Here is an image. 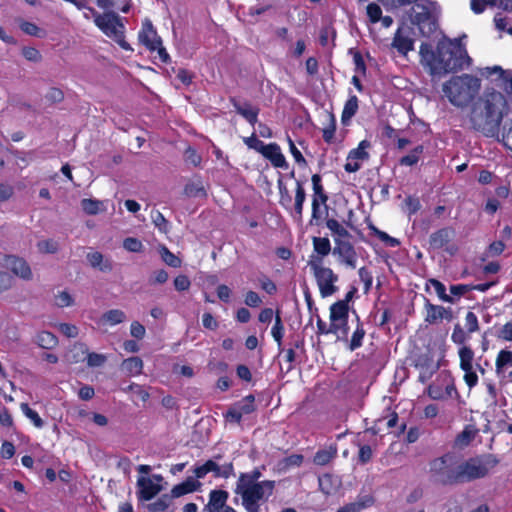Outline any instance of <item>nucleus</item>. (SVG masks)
I'll use <instances>...</instances> for the list:
<instances>
[{
  "mask_svg": "<svg viewBox=\"0 0 512 512\" xmlns=\"http://www.w3.org/2000/svg\"><path fill=\"white\" fill-rule=\"evenodd\" d=\"M244 143L250 148L254 149L257 152L262 153L266 144H264L261 140L257 139L255 134H252L250 137L244 138Z\"/></svg>",
  "mask_w": 512,
  "mask_h": 512,
  "instance_id": "nucleus-57",
  "label": "nucleus"
},
{
  "mask_svg": "<svg viewBox=\"0 0 512 512\" xmlns=\"http://www.w3.org/2000/svg\"><path fill=\"white\" fill-rule=\"evenodd\" d=\"M313 247L315 252H317L321 256V259L322 257L327 256L331 251L330 241L326 237H314Z\"/></svg>",
  "mask_w": 512,
  "mask_h": 512,
  "instance_id": "nucleus-36",
  "label": "nucleus"
},
{
  "mask_svg": "<svg viewBox=\"0 0 512 512\" xmlns=\"http://www.w3.org/2000/svg\"><path fill=\"white\" fill-rule=\"evenodd\" d=\"M367 15L372 23H377L381 19L382 10L378 4L370 3L367 6Z\"/></svg>",
  "mask_w": 512,
  "mask_h": 512,
  "instance_id": "nucleus-56",
  "label": "nucleus"
},
{
  "mask_svg": "<svg viewBox=\"0 0 512 512\" xmlns=\"http://www.w3.org/2000/svg\"><path fill=\"white\" fill-rule=\"evenodd\" d=\"M261 154L267 158L274 167L287 168L288 166L279 145L276 143L267 144Z\"/></svg>",
  "mask_w": 512,
  "mask_h": 512,
  "instance_id": "nucleus-19",
  "label": "nucleus"
},
{
  "mask_svg": "<svg viewBox=\"0 0 512 512\" xmlns=\"http://www.w3.org/2000/svg\"><path fill=\"white\" fill-rule=\"evenodd\" d=\"M137 497L139 501H149L160 493L163 487L152 481L151 478L140 477L137 480Z\"/></svg>",
  "mask_w": 512,
  "mask_h": 512,
  "instance_id": "nucleus-13",
  "label": "nucleus"
},
{
  "mask_svg": "<svg viewBox=\"0 0 512 512\" xmlns=\"http://www.w3.org/2000/svg\"><path fill=\"white\" fill-rule=\"evenodd\" d=\"M370 147V142L363 140L359 143L358 147L349 152L350 160L364 161L369 158V153L366 151Z\"/></svg>",
  "mask_w": 512,
  "mask_h": 512,
  "instance_id": "nucleus-33",
  "label": "nucleus"
},
{
  "mask_svg": "<svg viewBox=\"0 0 512 512\" xmlns=\"http://www.w3.org/2000/svg\"><path fill=\"white\" fill-rule=\"evenodd\" d=\"M425 311V322H427L428 324H435L442 319L450 321L453 318L451 308H445L440 305H434L428 299H426L425 302Z\"/></svg>",
  "mask_w": 512,
  "mask_h": 512,
  "instance_id": "nucleus-14",
  "label": "nucleus"
},
{
  "mask_svg": "<svg viewBox=\"0 0 512 512\" xmlns=\"http://www.w3.org/2000/svg\"><path fill=\"white\" fill-rule=\"evenodd\" d=\"M496 373L503 374L508 368H512V351L501 350L496 359ZM509 377L512 379V370L509 372Z\"/></svg>",
  "mask_w": 512,
  "mask_h": 512,
  "instance_id": "nucleus-25",
  "label": "nucleus"
},
{
  "mask_svg": "<svg viewBox=\"0 0 512 512\" xmlns=\"http://www.w3.org/2000/svg\"><path fill=\"white\" fill-rule=\"evenodd\" d=\"M185 161L187 163L192 164L193 166H198L201 163V156L196 152L192 147H188L184 153Z\"/></svg>",
  "mask_w": 512,
  "mask_h": 512,
  "instance_id": "nucleus-61",
  "label": "nucleus"
},
{
  "mask_svg": "<svg viewBox=\"0 0 512 512\" xmlns=\"http://www.w3.org/2000/svg\"><path fill=\"white\" fill-rule=\"evenodd\" d=\"M283 333H284V327H283L281 318L279 316V313L277 312L275 324L272 328L271 334H272L274 340L278 343V347H279L280 351H283V349L281 348Z\"/></svg>",
  "mask_w": 512,
  "mask_h": 512,
  "instance_id": "nucleus-44",
  "label": "nucleus"
},
{
  "mask_svg": "<svg viewBox=\"0 0 512 512\" xmlns=\"http://www.w3.org/2000/svg\"><path fill=\"white\" fill-rule=\"evenodd\" d=\"M103 203L96 199H82L81 207L83 211L88 215H96L101 211Z\"/></svg>",
  "mask_w": 512,
  "mask_h": 512,
  "instance_id": "nucleus-41",
  "label": "nucleus"
},
{
  "mask_svg": "<svg viewBox=\"0 0 512 512\" xmlns=\"http://www.w3.org/2000/svg\"><path fill=\"white\" fill-rule=\"evenodd\" d=\"M373 456L372 449L369 445H360L359 446V453H358V461L361 464L368 463Z\"/></svg>",
  "mask_w": 512,
  "mask_h": 512,
  "instance_id": "nucleus-60",
  "label": "nucleus"
},
{
  "mask_svg": "<svg viewBox=\"0 0 512 512\" xmlns=\"http://www.w3.org/2000/svg\"><path fill=\"white\" fill-rule=\"evenodd\" d=\"M392 47L400 54L406 55L409 51L414 49V40L409 36L407 31L399 28L394 35Z\"/></svg>",
  "mask_w": 512,
  "mask_h": 512,
  "instance_id": "nucleus-16",
  "label": "nucleus"
},
{
  "mask_svg": "<svg viewBox=\"0 0 512 512\" xmlns=\"http://www.w3.org/2000/svg\"><path fill=\"white\" fill-rule=\"evenodd\" d=\"M421 34L425 37L431 36L438 28V24L433 16L422 22L418 26Z\"/></svg>",
  "mask_w": 512,
  "mask_h": 512,
  "instance_id": "nucleus-45",
  "label": "nucleus"
},
{
  "mask_svg": "<svg viewBox=\"0 0 512 512\" xmlns=\"http://www.w3.org/2000/svg\"><path fill=\"white\" fill-rule=\"evenodd\" d=\"M335 247L333 248V254L339 257L340 263L346 265L351 269L356 268L357 253L353 245L344 239L334 238Z\"/></svg>",
  "mask_w": 512,
  "mask_h": 512,
  "instance_id": "nucleus-10",
  "label": "nucleus"
},
{
  "mask_svg": "<svg viewBox=\"0 0 512 512\" xmlns=\"http://www.w3.org/2000/svg\"><path fill=\"white\" fill-rule=\"evenodd\" d=\"M460 367L464 372L473 369L474 352L468 346H462L459 349Z\"/></svg>",
  "mask_w": 512,
  "mask_h": 512,
  "instance_id": "nucleus-29",
  "label": "nucleus"
},
{
  "mask_svg": "<svg viewBox=\"0 0 512 512\" xmlns=\"http://www.w3.org/2000/svg\"><path fill=\"white\" fill-rule=\"evenodd\" d=\"M5 268L10 269L14 275L23 279V280H31L32 279V271L28 263L17 256L7 255L5 256L2 264Z\"/></svg>",
  "mask_w": 512,
  "mask_h": 512,
  "instance_id": "nucleus-11",
  "label": "nucleus"
},
{
  "mask_svg": "<svg viewBox=\"0 0 512 512\" xmlns=\"http://www.w3.org/2000/svg\"><path fill=\"white\" fill-rule=\"evenodd\" d=\"M105 361L106 357L104 355L95 352L89 353L87 356V365L89 367H100Z\"/></svg>",
  "mask_w": 512,
  "mask_h": 512,
  "instance_id": "nucleus-63",
  "label": "nucleus"
},
{
  "mask_svg": "<svg viewBox=\"0 0 512 512\" xmlns=\"http://www.w3.org/2000/svg\"><path fill=\"white\" fill-rule=\"evenodd\" d=\"M123 391L132 392L137 397H139L143 402H146L150 397L149 393L141 385L135 383H132L127 387L123 388Z\"/></svg>",
  "mask_w": 512,
  "mask_h": 512,
  "instance_id": "nucleus-48",
  "label": "nucleus"
},
{
  "mask_svg": "<svg viewBox=\"0 0 512 512\" xmlns=\"http://www.w3.org/2000/svg\"><path fill=\"white\" fill-rule=\"evenodd\" d=\"M139 39L150 51H155L162 44L161 38L157 35L152 22L148 19L143 23Z\"/></svg>",
  "mask_w": 512,
  "mask_h": 512,
  "instance_id": "nucleus-15",
  "label": "nucleus"
},
{
  "mask_svg": "<svg viewBox=\"0 0 512 512\" xmlns=\"http://www.w3.org/2000/svg\"><path fill=\"white\" fill-rule=\"evenodd\" d=\"M451 339L455 344L462 345L468 340V335L459 324H456Z\"/></svg>",
  "mask_w": 512,
  "mask_h": 512,
  "instance_id": "nucleus-50",
  "label": "nucleus"
},
{
  "mask_svg": "<svg viewBox=\"0 0 512 512\" xmlns=\"http://www.w3.org/2000/svg\"><path fill=\"white\" fill-rule=\"evenodd\" d=\"M494 22L498 30L506 31L512 35V26L510 25L511 21L508 18L503 17L500 13H498L494 17Z\"/></svg>",
  "mask_w": 512,
  "mask_h": 512,
  "instance_id": "nucleus-51",
  "label": "nucleus"
},
{
  "mask_svg": "<svg viewBox=\"0 0 512 512\" xmlns=\"http://www.w3.org/2000/svg\"><path fill=\"white\" fill-rule=\"evenodd\" d=\"M89 11L95 16L96 26L109 38L116 41L121 48L131 50L130 45L124 39L125 26L121 17L115 12H106L99 14L95 9L89 8Z\"/></svg>",
  "mask_w": 512,
  "mask_h": 512,
  "instance_id": "nucleus-6",
  "label": "nucleus"
},
{
  "mask_svg": "<svg viewBox=\"0 0 512 512\" xmlns=\"http://www.w3.org/2000/svg\"><path fill=\"white\" fill-rule=\"evenodd\" d=\"M358 110V98L355 95L349 97L344 105L342 112V123L347 124L351 118L357 113Z\"/></svg>",
  "mask_w": 512,
  "mask_h": 512,
  "instance_id": "nucleus-27",
  "label": "nucleus"
},
{
  "mask_svg": "<svg viewBox=\"0 0 512 512\" xmlns=\"http://www.w3.org/2000/svg\"><path fill=\"white\" fill-rule=\"evenodd\" d=\"M306 199V193L300 181L296 182V194H295V218L301 220L303 213V205Z\"/></svg>",
  "mask_w": 512,
  "mask_h": 512,
  "instance_id": "nucleus-28",
  "label": "nucleus"
},
{
  "mask_svg": "<svg viewBox=\"0 0 512 512\" xmlns=\"http://www.w3.org/2000/svg\"><path fill=\"white\" fill-rule=\"evenodd\" d=\"M365 333L366 332H365L364 328L362 327V325H358L352 335V338H351V341L349 344V349L351 351L356 350L357 348H359L362 345V340L365 336Z\"/></svg>",
  "mask_w": 512,
  "mask_h": 512,
  "instance_id": "nucleus-47",
  "label": "nucleus"
},
{
  "mask_svg": "<svg viewBox=\"0 0 512 512\" xmlns=\"http://www.w3.org/2000/svg\"><path fill=\"white\" fill-rule=\"evenodd\" d=\"M123 247L130 252H141L143 250V244L140 240L134 237H128L123 242Z\"/></svg>",
  "mask_w": 512,
  "mask_h": 512,
  "instance_id": "nucleus-52",
  "label": "nucleus"
},
{
  "mask_svg": "<svg viewBox=\"0 0 512 512\" xmlns=\"http://www.w3.org/2000/svg\"><path fill=\"white\" fill-rule=\"evenodd\" d=\"M455 236V230L451 227H444L430 235L429 243L433 249L444 248Z\"/></svg>",
  "mask_w": 512,
  "mask_h": 512,
  "instance_id": "nucleus-17",
  "label": "nucleus"
},
{
  "mask_svg": "<svg viewBox=\"0 0 512 512\" xmlns=\"http://www.w3.org/2000/svg\"><path fill=\"white\" fill-rule=\"evenodd\" d=\"M502 142L512 152V122L508 128L506 125L503 127Z\"/></svg>",
  "mask_w": 512,
  "mask_h": 512,
  "instance_id": "nucleus-64",
  "label": "nucleus"
},
{
  "mask_svg": "<svg viewBox=\"0 0 512 512\" xmlns=\"http://www.w3.org/2000/svg\"><path fill=\"white\" fill-rule=\"evenodd\" d=\"M465 326L468 333H474L479 330L478 318L474 312H467L465 316Z\"/></svg>",
  "mask_w": 512,
  "mask_h": 512,
  "instance_id": "nucleus-54",
  "label": "nucleus"
},
{
  "mask_svg": "<svg viewBox=\"0 0 512 512\" xmlns=\"http://www.w3.org/2000/svg\"><path fill=\"white\" fill-rule=\"evenodd\" d=\"M190 286V279L186 275H179L174 279V288L179 292L188 290Z\"/></svg>",
  "mask_w": 512,
  "mask_h": 512,
  "instance_id": "nucleus-62",
  "label": "nucleus"
},
{
  "mask_svg": "<svg viewBox=\"0 0 512 512\" xmlns=\"http://www.w3.org/2000/svg\"><path fill=\"white\" fill-rule=\"evenodd\" d=\"M125 320L126 314L120 309H111L105 312L101 317L102 322L108 323L110 325H117L124 322Z\"/></svg>",
  "mask_w": 512,
  "mask_h": 512,
  "instance_id": "nucleus-31",
  "label": "nucleus"
},
{
  "mask_svg": "<svg viewBox=\"0 0 512 512\" xmlns=\"http://www.w3.org/2000/svg\"><path fill=\"white\" fill-rule=\"evenodd\" d=\"M122 367L131 375H139L142 373L143 361L139 357H130L124 360Z\"/></svg>",
  "mask_w": 512,
  "mask_h": 512,
  "instance_id": "nucleus-32",
  "label": "nucleus"
},
{
  "mask_svg": "<svg viewBox=\"0 0 512 512\" xmlns=\"http://www.w3.org/2000/svg\"><path fill=\"white\" fill-rule=\"evenodd\" d=\"M201 483L194 479L193 477H188L185 481L180 484L175 485L169 494L171 499L179 498L183 495L195 492L199 489Z\"/></svg>",
  "mask_w": 512,
  "mask_h": 512,
  "instance_id": "nucleus-21",
  "label": "nucleus"
},
{
  "mask_svg": "<svg viewBox=\"0 0 512 512\" xmlns=\"http://www.w3.org/2000/svg\"><path fill=\"white\" fill-rule=\"evenodd\" d=\"M33 342L43 349H53L58 344V338L49 331H41L36 334Z\"/></svg>",
  "mask_w": 512,
  "mask_h": 512,
  "instance_id": "nucleus-26",
  "label": "nucleus"
},
{
  "mask_svg": "<svg viewBox=\"0 0 512 512\" xmlns=\"http://www.w3.org/2000/svg\"><path fill=\"white\" fill-rule=\"evenodd\" d=\"M228 492L224 490H212L209 494V502L205 506L204 511L221 512L226 506Z\"/></svg>",
  "mask_w": 512,
  "mask_h": 512,
  "instance_id": "nucleus-20",
  "label": "nucleus"
},
{
  "mask_svg": "<svg viewBox=\"0 0 512 512\" xmlns=\"http://www.w3.org/2000/svg\"><path fill=\"white\" fill-rule=\"evenodd\" d=\"M348 312L349 307L345 301H337L330 307V321L339 320L342 325L346 326Z\"/></svg>",
  "mask_w": 512,
  "mask_h": 512,
  "instance_id": "nucleus-23",
  "label": "nucleus"
},
{
  "mask_svg": "<svg viewBox=\"0 0 512 512\" xmlns=\"http://www.w3.org/2000/svg\"><path fill=\"white\" fill-rule=\"evenodd\" d=\"M476 431L471 426H466L465 429L457 435L455 444L459 447H465L475 438Z\"/></svg>",
  "mask_w": 512,
  "mask_h": 512,
  "instance_id": "nucleus-37",
  "label": "nucleus"
},
{
  "mask_svg": "<svg viewBox=\"0 0 512 512\" xmlns=\"http://www.w3.org/2000/svg\"><path fill=\"white\" fill-rule=\"evenodd\" d=\"M308 266L311 268L316 279L320 294L323 298L329 297L338 291L335 283L338 281V275L333 272L331 268L322 266V259L311 256L308 261Z\"/></svg>",
  "mask_w": 512,
  "mask_h": 512,
  "instance_id": "nucleus-7",
  "label": "nucleus"
},
{
  "mask_svg": "<svg viewBox=\"0 0 512 512\" xmlns=\"http://www.w3.org/2000/svg\"><path fill=\"white\" fill-rule=\"evenodd\" d=\"M209 472H213L215 477L229 478L234 475V467L232 462L219 465L215 460H208L194 469L196 478H203Z\"/></svg>",
  "mask_w": 512,
  "mask_h": 512,
  "instance_id": "nucleus-9",
  "label": "nucleus"
},
{
  "mask_svg": "<svg viewBox=\"0 0 512 512\" xmlns=\"http://www.w3.org/2000/svg\"><path fill=\"white\" fill-rule=\"evenodd\" d=\"M74 299L67 291H61L56 295V305L58 307H69L73 305Z\"/></svg>",
  "mask_w": 512,
  "mask_h": 512,
  "instance_id": "nucleus-58",
  "label": "nucleus"
},
{
  "mask_svg": "<svg viewBox=\"0 0 512 512\" xmlns=\"http://www.w3.org/2000/svg\"><path fill=\"white\" fill-rule=\"evenodd\" d=\"M432 285L438 295V297L447 303H454V298L446 293L445 285L437 279L431 278L427 282L428 285Z\"/></svg>",
  "mask_w": 512,
  "mask_h": 512,
  "instance_id": "nucleus-39",
  "label": "nucleus"
},
{
  "mask_svg": "<svg viewBox=\"0 0 512 512\" xmlns=\"http://www.w3.org/2000/svg\"><path fill=\"white\" fill-rule=\"evenodd\" d=\"M260 468L241 473L236 483L235 493L241 496L247 512H259V502H265L273 494L275 481L262 480Z\"/></svg>",
  "mask_w": 512,
  "mask_h": 512,
  "instance_id": "nucleus-3",
  "label": "nucleus"
},
{
  "mask_svg": "<svg viewBox=\"0 0 512 512\" xmlns=\"http://www.w3.org/2000/svg\"><path fill=\"white\" fill-rule=\"evenodd\" d=\"M236 407L239 408L243 415L250 414L255 410L254 396H246L239 404L236 405Z\"/></svg>",
  "mask_w": 512,
  "mask_h": 512,
  "instance_id": "nucleus-53",
  "label": "nucleus"
},
{
  "mask_svg": "<svg viewBox=\"0 0 512 512\" xmlns=\"http://www.w3.org/2000/svg\"><path fill=\"white\" fill-rule=\"evenodd\" d=\"M87 260L91 267L99 269L102 272H111L113 263L110 259H105L103 254L95 251L87 254Z\"/></svg>",
  "mask_w": 512,
  "mask_h": 512,
  "instance_id": "nucleus-22",
  "label": "nucleus"
},
{
  "mask_svg": "<svg viewBox=\"0 0 512 512\" xmlns=\"http://www.w3.org/2000/svg\"><path fill=\"white\" fill-rule=\"evenodd\" d=\"M326 226L336 236L335 238L344 239L350 236L348 230L335 219H327Z\"/></svg>",
  "mask_w": 512,
  "mask_h": 512,
  "instance_id": "nucleus-35",
  "label": "nucleus"
},
{
  "mask_svg": "<svg viewBox=\"0 0 512 512\" xmlns=\"http://www.w3.org/2000/svg\"><path fill=\"white\" fill-rule=\"evenodd\" d=\"M423 152V146H416L410 154L400 159V164L404 166H413L419 161V155Z\"/></svg>",
  "mask_w": 512,
  "mask_h": 512,
  "instance_id": "nucleus-42",
  "label": "nucleus"
},
{
  "mask_svg": "<svg viewBox=\"0 0 512 512\" xmlns=\"http://www.w3.org/2000/svg\"><path fill=\"white\" fill-rule=\"evenodd\" d=\"M419 55L422 66L437 77L463 70L471 62L466 48L457 39L439 41L436 48L422 43Z\"/></svg>",
  "mask_w": 512,
  "mask_h": 512,
  "instance_id": "nucleus-2",
  "label": "nucleus"
},
{
  "mask_svg": "<svg viewBox=\"0 0 512 512\" xmlns=\"http://www.w3.org/2000/svg\"><path fill=\"white\" fill-rule=\"evenodd\" d=\"M428 396L434 400L445 399L444 383H432L427 388Z\"/></svg>",
  "mask_w": 512,
  "mask_h": 512,
  "instance_id": "nucleus-46",
  "label": "nucleus"
},
{
  "mask_svg": "<svg viewBox=\"0 0 512 512\" xmlns=\"http://www.w3.org/2000/svg\"><path fill=\"white\" fill-rule=\"evenodd\" d=\"M480 80L469 74L454 76L443 84V93L451 104L463 107L478 93Z\"/></svg>",
  "mask_w": 512,
  "mask_h": 512,
  "instance_id": "nucleus-4",
  "label": "nucleus"
},
{
  "mask_svg": "<svg viewBox=\"0 0 512 512\" xmlns=\"http://www.w3.org/2000/svg\"><path fill=\"white\" fill-rule=\"evenodd\" d=\"M337 455V449L330 447L329 449H323L316 452L313 458V462L316 465L324 466L328 464Z\"/></svg>",
  "mask_w": 512,
  "mask_h": 512,
  "instance_id": "nucleus-30",
  "label": "nucleus"
},
{
  "mask_svg": "<svg viewBox=\"0 0 512 512\" xmlns=\"http://www.w3.org/2000/svg\"><path fill=\"white\" fill-rule=\"evenodd\" d=\"M471 10L476 13H482L487 6H494V0H471Z\"/></svg>",
  "mask_w": 512,
  "mask_h": 512,
  "instance_id": "nucleus-59",
  "label": "nucleus"
},
{
  "mask_svg": "<svg viewBox=\"0 0 512 512\" xmlns=\"http://www.w3.org/2000/svg\"><path fill=\"white\" fill-rule=\"evenodd\" d=\"M160 255L162 260L169 266L173 268H178L181 266V259L173 254L166 246L160 247Z\"/></svg>",
  "mask_w": 512,
  "mask_h": 512,
  "instance_id": "nucleus-40",
  "label": "nucleus"
},
{
  "mask_svg": "<svg viewBox=\"0 0 512 512\" xmlns=\"http://www.w3.org/2000/svg\"><path fill=\"white\" fill-rule=\"evenodd\" d=\"M20 407H21V410L24 413V415L27 418H29L37 428L43 427V425H44L43 420L41 419V417L39 416V414L36 411H34L33 409H31L29 407V405L27 403H22L20 405Z\"/></svg>",
  "mask_w": 512,
  "mask_h": 512,
  "instance_id": "nucleus-43",
  "label": "nucleus"
},
{
  "mask_svg": "<svg viewBox=\"0 0 512 512\" xmlns=\"http://www.w3.org/2000/svg\"><path fill=\"white\" fill-rule=\"evenodd\" d=\"M432 479L442 485L459 484L458 465L453 463L451 455H444L430 462Z\"/></svg>",
  "mask_w": 512,
  "mask_h": 512,
  "instance_id": "nucleus-8",
  "label": "nucleus"
},
{
  "mask_svg": "<svg viewBox=\"0 0 512 512\" xmlns=\"http://www.w3.org/2000/svg\"><path fill=\"white\" fill-rule=\"evenodd\" d=\"M19 28L25 34L35 36L38 38H42L46 34V32L43 29L39 28L36 24L25 20H19Z\"/></svg>",
  "mask_w": 512,
  "mask_h": 512,
  "instance_id": "nucleus-34",
  "label": "nucleus"
},
{
  "mask_svg": "<svg viewBox=\"0 0 512 512\" xmlns=\"http://www.w3.org/2000/svg\"><path fill=\"white\" fill-rule=\"evenodd\" d=\"M323 219V211L320 208V204L317 199H312V215L310 219V225H319Z\"/></svg>",
  "mask_w": 512,
  "mask_h": 512,
  "instance_id": "nucleus-55",
  "label": "nucleus"
},
{
  "mask_svg": "<svg viewBox=\"0 0 512 512\" xmlns=\"http://www.w3.org/2000/svg\"><path fill=\"white\" fill-rule=\"evenodd\" d=\"M507 109L505 96L487 89L472 102L463 120L464 127L486 137H498Z\"/></svg>",
  "mask_w": 512,
  "mask_h": 512,
  "instance_id": "nucleus-1",
  "label": "nucleus"
},
{
  "mask_svg": "<svg viewBox=\"0 0 512 512\" xmlns=\"http://www.w3.org/2000/svg\"><path fill=\"white\" fill-rule=\"evenodd\" d=\"M498 464L492 454L470 458L458 465L459 484L485 477Z\"/></svg>",
  "mask_w": 512,
  "mask_h": 512,
  "instance_id": "nucleus-5",
  "label": "nucleus"
},
{
  "mask_svg": "<svg viewBox=\"0 0 512 512\" xmlns=\"http://www.w3.org/2000/svg\"><path fill=\"white\" fill-rule=\"evenodd\" d=\"M151 218L155 226L161 231V232H167L168 231V221L163 216L161 212L158 210L152 211Z\"/></svg>",
  "mask_w": 512,
  "mask_h": 512,
  "instance_id": "nucleus-49",
  "label": "nucleus"
},
{
  "mask_svg": "<svg viewBox=\"0 0 512 512\" xmlns=\"http://www.w3.org/2000/svg\"><path fill=\"white\" fill-rule=\"evenodd\" d=\"M486 72L487 75H496L493 79L495 86L502 89L512 100V72L503 70L500 66L487 67Z\"/></svg>",
  "mask_w": 512,
  "mask_h": 512,
  "instance_id": "nucleus-12",
  "label": "nucleus"
},
{
  "mask_svg": "<svg viewBox=\"0 0 512 512\" xmlns=\"http://www.w3.org/2000/svg\"><path fill=\"white\" fill-rule=\"evenodd\" d=\"M171 500L169 494H163L155 502L148 504L147 509L149 512H163L170 506Z\"/></svg>",
  "mask_w": 512,
  "mask_h": 512,
  "instance_id": "nucleus-38",
  "label": "nucleus"
},
{
  "mask_svg": "<svg viewBox=\"0 0 512 512\" xmlns=\"http://www.w3.org/2000/svg\"><path fill=\"white\" fill-rule=\"evenodd\" d=\"M374 503L372 496L366 495L359 497L356 501L348 503L339 508L336 512H360L365 508L370 507Z\"/></svg>",
  "mask_w": 512,
  "mask_h": 512,
  "instance_id": "nucleus-24",
  "label": "nucleus"
},
{
  "mask_svg": "<svg viewBox=\"0 0 512 512\" xmlns=\"http://www.w3.org/2000/svg\"><path fill=\"white\" fill-rule=\"evenodd\" d=\"M236 112L244 117L251 125L257 122L259 108L252 106L249 102H240L235 98L230 99Z\"/></svg>",
  "mask_w": 512,
  "mask_h": 512,
  "instance_id": "nucleus-18",
  "label": "nucleus"
}]
</instances>
